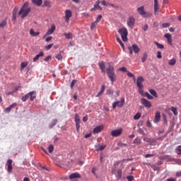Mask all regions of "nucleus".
Segmentation results:
<instances>
[{
    "label": "nucleus",
    "instance_id": "nucleus-1",
    "mask_svg": "<svg viewBox=\"0 0 181 181\" xmlns=\"http://www.w3.org/2000/svg\"><path fill=\"white\" fill-rule=\"evenodd\" d=\"M31 8L29 7V2L26 1L24 3L23 6L21 7V10L18 12V15L21 16V18H26L29 13L30 12Z\"/></svg>",
    "mask_w": 181,
    "mask_h": 181
},
{
    "label": "nucleus",
    "instance_id": "nucleus-2",
    "mask_svg": "<svg viewBox=\"0 0 181 181\" xmlns=\"http://www.w3.org/2000/svg\"><path fill=\"white\" fill-rule=\"evenodd\" d=\"M106 73L112 83H114L117 80V76L115 75L114 66L112 65H110L107 68Z\"/></svg>",
    "mask_w": 181,
    "mask_h": 181
},
{
    "label": "nucleus",
    "instance_id": "nucleus-3",
    "mask_svg": "<svg viewBox=\"0 0 181 181\" xmlns=\"http://www.w3.org/2000/svg\"><path fill=\"white\" fill-rule=\"evenodd\" d=\"M137 12L143 18H151L152 16V13L145 11V6H144L137 8Z\"/></svg>",
    "mask_w": 181,
    "mask_h": 181
},
{
    "label": "nucleus",
    "instance_id": "nucleus-4",
    "mask_svg": "<svg viewBox=\"0 0 181 181\" xmlns=\"http://www.w3.org/2000/svg\"><path fill=\"white\" fill-rule=\"evenodd\" d=\"M118 33H119L123 42H127V40H128V30H127V28H119L118 30Z\"/></svg>",
    "mask_w": 181,
    "mask_h": 181
},
{
    "label": "nucleus",
    "instance_id": "nucleus-5",
    "mask_svg": "<svg viewBox=\"0 0 181 181\" xmlns=\"http://www.w3.org/2000/svg\"><path fill=\"white\" fill-rule=\"evenodd\" d=\"M124 104H125V98H122L119 101H116L112 104V108L113 110H115L117 107H119V108H122Z\"/></svg>",
    "mask_w": 181,
    "mask_h": 181
},
{
    "label": "nucleus",
    "instance_id": "nucleus-6",
    "mask_svg": "<svg viewBox=\"0 0 181 181\" xmlns=\"http://www.w3.org/2000/svg\"><path fill=\"white\" fill-rule=\"evenodd\" d=\"M127 26L130 28V29H134V26H135V18L130 16L127 21Z\"/></svg>",
    "mask_w": 181,
    "mask_h": 181
},
{
    "label": "nucleus",
    "instance_id": "nucleus-7",
    "mask_svg": "<svg viewBox=\"0 0 181 181\" xmlns=\"http://www.w3.org/2000/svg\"><path fill=\"white\" fill-rule=\"evenodd\" d=\"M142 105H144V107H146V108H151V107H152V103H151V101L141 98L140 100Z\"/></svg>",
    "mask_w": 181,
    "mask_h": 181
},
{
    "label": "nucleus",
    "instance_id": "nucleus-8",
    "mask_svg": "<svg viewBox=\"0 0 181 181\" xmlns=\"http://www.w3.org/2000/svg\"><path fill=\"white\" fill-rule=\"evenodd\" d=\"M144 77L142 76H139L137 78L136 84L139 90H142V88H144V85L142 84V83H144Z\"/></svg>",
    "mask_w": 181,
    "mask_h": 181
},
{
    "label": "nucleus",
    "instance_id": "nucleus-9",
    "mask_svg": "<svg viewBox=\"0 0 181 181\" xmlns=\"http://www.w3.org/2000/svg\"><path fill=\"white\" fill-rule=\"evenodd\" d=\"M121 134H122V128L112 130L110 133L111 136L115 137L119 136Z\"/></svg>",
    "mask_w": 181,
    "mask_h": 181
},
{
    "label": "nucleus",
    "instance_id": "nucleus-10",
    "mask_svg": "<svg viewBox=\"0 0 181 181\" xmlns=\"http://www.w3.org/2000/svg\"><path fill=\"white\" fill-rule=\"evenodd\" d=\"M72 16L71 10H66L65 11V21L66 23H69V21H70V18Z\"/></svg>",
    "mask_w": 181,
    "mask_h": 181
},
{
    "label": "nucleus",
    "instance_id": "nucleus-11",
    "mask_svg": "<svg viewBox=\"0 0 181 181\" xmlns=\"http://www.w3.org/2000/svg\"><path fill=\"white\" fill-rule=\"evenodd\" d=\"M54 30H56V25H52L51 28L48 30L47 33L45 35L44 37H46V36H49V35H53Z\"/></svg>",
    "mask_w": 181,
    "mask_h": 181
},
{
    "label": "nucleus",
    "instance_id": "nucleus-12",
    "mask_svg": "<svg viewBox=\"0 0 181 181\" xmlns=\"http://www.w3.org/2000/svg\"><path fill=\"white\" fill-rule=\"evenodd\" d=\"M96 9H98V11H102L103 8H101V6H100V1H97L96 4L94 5V8H92L90 9V11H96Z\"/></svg>",
    "mask_w": 181,
    "mask_h": 181
},
{
    "label": "nucleus",
    "instance_id": "nucleus-13",
    "mask_svg": "<svg viewBox=\"0 0 181 181\" xmlns=\"http://www.w3.org/2000/svg\"><path fill=\"white\" fill-rule=\"evenodd\" d=\"M164 37L167 38L168 43L172 46L173 45V40H172V35L169 33H166L164 35Z\"/></svg>",
    "mask_w": 181,
    "mask_h": 181
},
{
    "label": "nucleus",
    "instance_id": "nucleus-14",
    "mask_svg": "<svg viewBox=\"0 0 181 181\" xmlns=\"http://www.w3.org/2000/svg\"><path fill=\"white\" fill-rule=\"evenodd\" d=\"M81 175L78 173H74L69 175V179H80Z\"/></svg>",
    "mask_w": 181,
    "mask_h": 181
},
{
    "label": "nucleus",
    "instance_id": "nucleus-15",
    "mask_svg": "<svg viewBox=\"0 0 181 181\" xmlns=\"http://www.w3.org/2000/svg\"><path fill=\"white\" fill-rule=\"evenodd\" d=\"M104 128V126L100 125V126H98L96 127L94 129H93V133L94 134H100V132H101L103 131V129Z\"/></svg>",
    "mask_w": 181,
    "mask_h": 181
},
{
    "label": "nucleus",
    "instance_id": "nucleus-16",
    "mask_svg": "<svg viewBox=\"0 0 181 181\" xmlns=\"http://www.w3.org/2000/svg\"><path fill=\"white\" fill-rule=\"evenodd\" d=\"M132 49L133 52L136 54H138L139 52H140V49L139 47H138V45L136 44H134L132 45V47H130Z\"/></svg>",
    "mask_w": 181,
    "mask_h": 181
},
{
    "label": "nucleus",
    "instance_id": "nucleus-17",
    "mask_svg": "<svg viewBox=\"0 0 181 181\" xmlns=\"http://www.w3.org/2000/svg\"><path fill=\"white\" fill-rule=\"evenodd\" d=\"M159 10V4L158 0H154V12L155 15H158V11Z\"/></svg>",
    "mask_w": 181,
    "mask_h": 181
},
{
    "label": "nucleus",
    "instance_id": "nucleus-18",
    "mask_svg": "<svg viewBox=\"0 0 181 181\" xmlns=\"http://www.w3.org/2000/svg\"><path fill=\"white\" fill-rule=\"evenodd\" d=\"M30 101H33L36 98V91H31L28 93Z\"/></svg>",
    "mask_w": 181,
    "mask_h": 181
},
{
    "label": "nucleus",
    "instance_id": "nucleus-19",
    "mask_svg": "<svg viewBox=\"0 0 181 181\" xmlns=\"http://www.w3.org/2000/svg\"><path fill=\"white\" fill-rule=\"evenodd\" d=\"M18 104L17 103H13L12 105H9L7 108L5 109V112L8 113L11 112V110L13 107H17Z\"/></svg>",
    "mask_w": 181,
    "mask_h": 181
},
{
    "label": "nucleus",
    "instance_id": "nucleus-20",
    "mask_svg": "<svg viewBox=\"0 0 181 181\" xmlns=\"http://www.w3.org/2000/svg\"><path fill=\"white\" fill-rule=\"evenodd\" d=\"M159 121H160V112H157L156 113L153 122L156 123V122H159Z\"/></svg>",
    "mask_w": 181,
    "mask_h": 181
},
{
    "label": "nucleus",
    "instance_id": "nucleus-21",
    "mask_svg": "<svg viewBox=\"0 0 181 181\" xmlns=\"http://www.w3.org/2000/svg\"><path fill=\"white\" fill-rule=\"evenodd\" d=\"M98 64L101 71H103V73H105V64L104 62L101 61Z\"/></svg>",
    "mask_w": 181,
    "mask_h": 181
},
{
    "label": "nucleus",
    "instance_id": "nucleus-22",
    "mask_svg": "<svg viewBox=\"0 0 181 181\" xmlns=\"http://www.w3.org/2000/svg\"><path fill=\"white\" fill-rule=\"evenodd\" d=\"M30 35L33 36V37H36V36H39L40 35V32H35V30L30 29Z\"/></svg>",
    "mask_w": 181,
    "mask_h": 181
},
{
    "label": "nucleus",
    "instance_id": "nucleus-23",
    "mask_svg": "<svg viewBox=\"0 0 181 181\" xmlns=\"http://www.w3.org/2000/svg\"><path fill=\"white\" fill-rule=\"evenodd\" d=\"M104 91H105V85H102L101 86V90H100V92H98V93L96 95V97H101V95H103V94L104 93Z\"/></svg>",
    "mask_w": 181,
    "mask_h": 181
},
{
    "label": "nucleus",
    "instance_id": "nucleus-24",
    "mask_svg": "<svg viewBox=\"0 0 181 181\" xmlns=\"http://www.w3.org/2000/svg\"><path fill=\"white\" fill-rule=\"evenodd\" d=\"M44 54H45V52H40L38 54L35 56V57L33 58V62H37L40 57H43Z\"/></svg>",
    "mask_w": 181,
    "mask_h": 181
},
{
    "label": "nucleus",
    "instance_id": "nucleus-25",
    "mask_svg": "<svg viewBox=\"0 0 181 181\" xmlns=\"http://www.w3.org/2000/svg\"><path fill=\"white\" fill-rule=\"evenodd\" d=\"M32 2L34 4V5H37V6H40V5L43 4L42 0H32Z\"/></svg>",
    "mask_w": 181,
    "mask_h": 181
},
{
    "label": "nucleus",
    "instance_id": "nucleus-26",
    "mask_svg": "<svg viewBox=\"0 0 181 181\" xmlns=\"http://www.w3.org/2000/svg\"><path fill=\"white\" fill-rule=\"evenodd\" d=\"M149 93H150V94H151V95H153V97L158 98V93H156V90H155L153 89H150Z\"/></svg>",
    "mask_w": 181,
    "mask_h": 181
},
{
    "label": "nucleus",
    "instance_id": "nucleus-27",
    "mask_svg": "<svg viewBox=\"0 0 181 181\" xmlns=\"http://www.w3.org/2000/svg\"><path fill=\"white\" fill-rule=\"evenodd\" d=\"M146 59H148V53L147 52H144L143 53V57L141 58V62L145 63V62H146Z\"/></svg>",
    "mask_w": 181,
    "mask_h": 181
},
{
    "label": "nucleus",
    "instance_id": "nucleus-28",
    "mask_svg": "<svg viewBox=\"0 0 181 181\" xmlns=\"http://www.w3.org/2000/svg\"><path fill=\"white\" fill-rule=\"evenodd\" d=\"M104 149H105V146H101V145L95 146V150L97 151H104Z\"/></svg>",
    "mask_w": 181,
    "mask_h": 181
},
{
    "label": "nucleus",
    "instance_id": "nucleus-29",
    "mask_svg": "<svg viewBox=\"0 0 181 181\" xmlns=\"http://www.w3.org/2000/svg\"><path fill=\"white\" fill-rule=\"evenodd\" d=\"M168 64L169 66H175L176 64V59L175 58L170 59Z\"/></svg>",
    "mask_w": 181,
    "mask_h": 181
},
{
    "label": "nucleus",
    "instance_id": "nucleus-30",
    "mask_svg": "<svg viewBox=\"0 0 181 181\" xmlns=\"http://www.w3.org/2000/svg\"><path fill=\"white\" fill-rule=\"evenodd\" d=\"M117 40L118 43H119L121 47L123 49V50H125V45H124V42L119 39V37H117Z\"/></svg>",
    "mask_w": 181,
    "mask_h": 181
},
{
    "label": "nucleus",
    "instance_id": "nucleus-31",
    "mask_svg": "<svg viewBox=\"0 0 181 181\" xmlns=\"http://www.w3.org/2000/svg\"><path fill=\"white\" fill-rule=\"evenodd\" d=\"M57 124V119H54L52 121L51 124L49 125V128H53L54 125Z\"/></svg>",
    "mask_w": 181,
    "mask_h": 181
},
{
    "label": "nucleus",
    "instance_id": "nucleus-32",
    "mask_svg": "<svg viewBox=\"0 0 181 181\" xmlns=\"http://www.w3.org/2000/svg\"><path fill=\"white\" fill-rule=\"evenodd\" d=\"M144 97H146V98H148V100H153V96H152L151 94H149V93L146 92L144 93Z\"/></svg>",
    "mask_w": 181,
    "mask_h": 181
},
{
    "label": "nucleus",
    "instance_id": "nucleus-33",
    "mask_svg": "<svg viewBox=\"0 0 181 181\" xmlns=\"http://www.w3.org/2000/svg\"><path fill=\"white\" fill-rule=\"evenodd\" d=\"M154 45L157 46L158 49H165V46H163V44H159V42L156 41L154 42Z\"/></svg>",
    "mask_w": 181,
    "mask_h": 181
},
{
    "label": "nucleus",
    "instance_id": "nucleus-34",
    "mask_svg": "<svg viewBox=\"0 0 181 181\" xmlns=\"http://www.w3.org/2000/svg\"><path fill=\"white\" fill-rule=\"evenodd\" d=\"M64 36H65L66 39H73V34L71 33H64Z\"/></svg>",
    "mask_w": 181,
    "mask_h": 181
},
{
    "label": "nucleus",
    "instance_id": "nucleus-35",
    "mask_svg": "<svg viewBox=\"0 0 181 181\" xmlns=\"http://www.w3.org/2000/svg\"><path fill=\"white\" fill-rule=\"evenodd\" d=\"M116 176L119 179H121V177H122V170H117Z\"/></svg>",
    "mask_w": 181,
    "mask_h": 181
},
{
    "label": "nucleus",
    "instance_id": "nucleus-36",
    "mask_svg": "<svg viewBox=\"0 0 181 181\" xmlns=\"http://www.w3.org/2000/svg\"><path fill=\"white\" fill-rule=\"evenodd\" d=\"M27 66H28V62H22L21 64V71H22V70H23Z\"/></svg>",
    "mask_w": 181,
    "mask_h": 181
},
{
    "label": "nucleus",
    "instance_id": "nucleus-37",
    "mask_svg": "<svg viewBox=\"0 0 181 181\" xmlns=\"http://www.w3.org/2000/svg\"><path fill=\"white\" fill-rule=\"evenodd\" d=\"M28 98H30L29 96V93L25 95L24 96L22 97L21 100L23 103L26 102V100H28Z\"/></svg>",
    "mask_w": 181,
    "mask_h": 181
},
{
    "label": "nucleus",
    "instance_id": "nucleus-38",
    "mask_svg": "<svg viewBox=\"0 0 181 181\" xmlns=\"http://www.w3.org/2000/svg\"><path fill=\"white\" fill-rule=\"evenodd\" d=\"M133 144H135L136 145H139L141 144V139L139 138H136L134 141Z\"/></svg>",
    "mask_w": 181,
    "mask_h": 181
},
{
    "label": "nucleus",
    "instance_id": "nucleus-39",
    "mask_svg": "<svg viewBox=\"0 0 181 181\" xmlns=\"http://www.w3.org/2000/svg\"><path fill=\"white\" fill-rule=\"evenodd\" d=\"M75 122H76V124H78V123L81 122V121H80V116H78V114L75 115Z\"/></svg>",
    "mask_w": 181,
    "mask_h": 181
},
{
    "label": "nucleus",
    "instance_id": "nucleus-40",
    "mask_svg": "<svg viewBox=\"0 0 181 181\" xmlns=\"http://www.w3.org/2000/svg\"><path fill=\"white\" fill-rule=\"evenodd\" d=\"M175 152L177 153V155H181V146L176 147Z\"/></svg>",
    "mask_w": 181,
    "mask_h": 181
},
{
    "label": "nucleus",
    "instance_id": "nucleus-41",
    "mask_svg": "<svg viewBox=\"0 0 181 181\" xmlns=\"http://www.w3.org/2000/svg\"><path fill=\"white\" fill-rule=\"evenodd\" d=\"M171 111L173 112L174 115H177V108L171 107Z\"/></svg>",
    "mask_w": 181,
    "mask_h": 181
},
{
    "label": "nucleus",
    "instance_id": "nucleus-42",
    "mask_svg": "<svg viewBox=\"0 0 181 181\" xmlns=\"http://www.w3.org/2000/svg\"><path fill=\"white\" fill-rule=\"evenodd\" d=\"M53 151H54V146H53V145L51 144L48 146V151L49 153H52Z\"/></svg>",
    "mask_w": 181,
    "mask_h": 181
},
{
    "label": "nucleus",
    "instance_id": "nucleus-43",
    "mask_svg": "<svg viewBox=\"0 0 181 181\" xmlns=\"http://www.w3.org/2000/svg\"><path fill=\"white\" fill-rule=\"evenodd\" d=\"M106 94L107 95H112L114 94V91L112 90V89H109L106 91Z\"/></svg>",
    "mask_w": 181,
    "mask_h": 181
},
{
    "label": "nucleus",
    "instance_id": "nucleus-44",
    "mask_svg": "<svg viewBox=\"0 0 181 181\" xmlns=\"http://www.w3.org/2000/svg\"><path fill=\"white\" fill-rule=\"evenodd\" d=\"M57 60H62L63 59V56H62V52H59V53L55 57Z\"/></svg>",
    "mask_w": 181,
    "mask_h": 181
},
{
    "label": "nucleus",
    "instance_id": "nucleus-45",
    "mask_svg": "<svg viewBox=\"0 0 181 181\" xmlns=\"http://www.w3.org/2000/svg\"><path fill=\"white\" fill-rule=\"evenodd\" d=\"M6 26V20H4L1 23H0V28H5Z\"/></svg>",
    "mask_w": 181,
    "mask_h": 181
},
{
    "label": "nucleus",
    "instance_id": "nucleus-46",
    "mask_svg": "<svg viewBox=\"0 0 181 181\" xmlns=\"http://www.w3.org/2000/svg\"><path fill=\"white\" fill-rule=\"evenodd\" d=\"M141 118V113L137 112L134 116V119H139Z\"/></svg>",
    "mask_w": 181,
    "mask_h": 181
},
{
    "label": "nucleus",
    "instance_id": "nucleus-47",
    "mask_svg": "<svg viewBox=\"0 0 181 181\" xmlns=\"http://www.w3.org/2000/svg\"><path fill=\"white\" fill-rule=\"evenodd\" d=\"M127 76H128V77H132L134 78V81H135V80H136V78H135V76L133 75V74L129 71L127 72Z\"/></svg>",
    "mask_w": 181,
    "mask_h": 181
},
{
    "label": "nucleus",
    "instance_id": "nucleus-48",
    "mask_svg": "<svg viewBox=\"0 0 181 181\" xmlns=\"http://www.w3.org/2000/svg\"><path fill=\"white\" fill-rule=\"evenodd\" d=\"M76 83H77V81L76 79H74L70 85L71 88H73L74 87V86L76 85Z\"/></svg>",
    "mask_w": 181,
    "mask_h": 181
},
{
    "label": "nucleus",
    "instance_id": "nucleus-49",
    "mask_svg": "<svg viewBox=\"0 0 181 181\" xmlns=\"http://www.w3.org/2000/svg\"><path fill=\"white\" fill-rule=\"evenodd\" d=\"M98 23H97L96 21H95L94 23H93L90 25V29L93 30V29H94V28H95V26H97Z\"/></svg>",
    "mask_w": 181,
    "mask_h": 181
},
{
    "label": "nucleus",
    "instance_id": "nucleus-50",
    "mask_svg": "<svg viewBox=\"0 0 181 181\" xmlns=\"http://www.w3.org/2000/svg\"><path fill=\"white\" fill-rule=\"evenodd\" d=\"M157 59H162V52L160 51L157 52Z\"/></svg>",
    "mask_w": 181,
    "mask_h": 181
},
{
    "label": "nucleus",
    "instance_id": "nucleus-51",
    "mask_svg": "<svg viewBox=\"0 0 181 181\" xmlns=\"http://www.w3.org/2000/svg\"><path fill=\"white\" fill-rule=\"evenodd\" d=\"M101 19H103V16L99 15L95 22H96V23H98V22H100V21H101Z\"/></svg>",
    "mask_w": 181,
    "mask_h": 181
},
{
    "label": "nucleus",
    "instance_id": "nucleus-52",
    "mask_svg": "<svg viewBox=\"0 0 181 181\" xmlns=\"http://www.w3.org/2000/svg\"><path fill=\"white\" fill-rule=\"evenodd\" d=\"M44 5H45V6H47V8H50V2H49L48 1H44Z\"/></svg>",
    "mask_w": 181,
    "mask_h": 181
},
{
    "label": "nucleus",
    "instance_id": "nucleus-53",
    "mask_svg": "<svg viewBox=\"0 0 181 181\" xmlns=\"http://www.w3.org/2000/svg\"><path fill=\"white\" fill-rule=\"evenodd\" d=\"M95 172H97V168H92V173L94 175V176H95L97 177V173Z\"/></svg>",
    "mask_w": 181,
    "mask_h": 181
},
{
    "label": "nucleus",
    "instance_id": "nucleus-54",
    "mask_svg": "<svg viewBox=\"0 0 181 181\" xmlns=\"http://www.w3.org/2000/svg\"><path fill=\"white\" fill-rule=\"evenodd\" d=\"M119 71H124V73H126L127 71H128V69L127 68H125V66H123L122 68H120L119 69Z\"/></svg>",
    "mask_w": 181,
    "mask_h": 181
},
{
    "label": "nucleus",
    "instance_id": "nucleus-55",
    "mask_svg": "<svg viewBox=\"0 0 181 181\" xmlns=\"http://www.w3.org/2000/svg\"><path fill=\"white\" fill-rule=\"evenodd\" d=\"M52 47H53V44H49L45 47V49H47V50H50Z\"/></svg>",
    "mask_w": 181,
    "mask_h": 181
},
{
    "label": "nucleus",
    "instance_id": "nucleus-56",
    "mask_svg": "<svg viewBox=\"0 0 181 181\" xmlns=\"http://www.w3.org/2000/svg\"><path fill=\"white\" fill-rule=\"evenodd\" d=\"M127 179L128 181H132V180H134V176L129 175V176L127 177Z\"/></svg>",
    "mask_w": 181,
    "mask_h": 181
},
{
    "label": "nucleus",
    "instance_id": "nucleus-57",
    "mask_svg": "<svg viewBox=\"0 0 181 181\" xmlns=\"http://www.w3.org/2000/svg\"><path fill=\"white\" fill-rule=\"evenodd\" d=\"M76 127L77 132H80V123H76Z\"/></svg>",
    "mask_w": 181,
    "mask_h": 181
},
{
    "label": "nucleus",
    "instance_id": "nucleus-58",
    "mask_svg": "<svg viewBox=\"0 0 181 181\" xmlns=\"http://www.w3.org/2000/svg\"><path fill=\"white\" fill-rule=\"evenodd\" d=\"M149 27L148 26V24H146L144 27H143V30H144V32H146V30H148V28Z\"/></svg>",
    "mask_w": 181,
    "mask_h": 181
},
{
    "label": "nucleus",
    "instance_id": "nucleus-59",
    "mask_svg": "<svg viewBox=\"0 0 181 181\" xmlns=\"http://www.w3.org/2000/svg\"><path fill=\"white\" fill-rule=\"evenodd\" d=\"M53 39V37L49 36L45 39V42H50Z\"/></svg>",
    "mask_w": 181,
    "mask_h": 181
},
{
    "label": "nucleus",
    "instance_id": "nucleus-60",
    "mask_svg": "<svg viewBox=\"0 0 181 181\" xmlns=\"http://www.w3.org/2000/svg\"><path fill=\"white\" fill-rule=\"evenodd\" d=\"M139 134H141V135H145V132H144V129H139Z\"/></svg>",
    "mask_w": 181,
    "mask_h": 181
},
{
    "label": "nucleus",
    "instance_id": "nucleus-61",
    "mask_svg": "<svg viewBox=\"0 0 181 181\" xmlns=\"http://www.w3.org/2000/svg\"><path fill=\"white\" fill-rule=\"evenodd\" d=\"M13 167L12 165H8V172H12Z\"/></svg>",
    "mask_w": 181,
    "mask_h": 181
},
{
    "label": "nucleus",
    "instance_id": "nucleus-62",
    "mask_svg": "<svg viewBox=\"0 0 181 181\" xmlns=\"http://www.w3.org/2000/svg\"><path fill=\"white\" fill-rule=\"evenodd\" d=\"M12 162H13L12 160H11V159L8 160H7V165H12Z\"/></svg>",
    "mask_w": 181,
    "mask_h": 181
},
{
    "label": "nucleus",
    "instance_id": "nucleus-63",
    "mask_svg": "<svg viewBox=\"0 0 181 181\" xmlns=\"http://www.w3.org/2000/svg\"><path fill=\"white\" fill-rule=\"evenodd\" d=\"M162 26L163 28H169V23H163Z\"/></svg>",
    "mask_w": 181,
    "mask_h": 181
},
{
    "label": "nucleus",
    "instance_id": "nucleus-64",
    "mask_svg": "<svg viewBox=\"0 0 181 181\" xmlns=\"http://www.w3.org/2000/svg\"><path fill=\"white\" fill-rule=\"evenodd\" d=\"M176 176H177V177H181V171L177 172Z\"/></svg>",
    "mask_w": 181,
    "mask_h": 181
}]
</instances>
